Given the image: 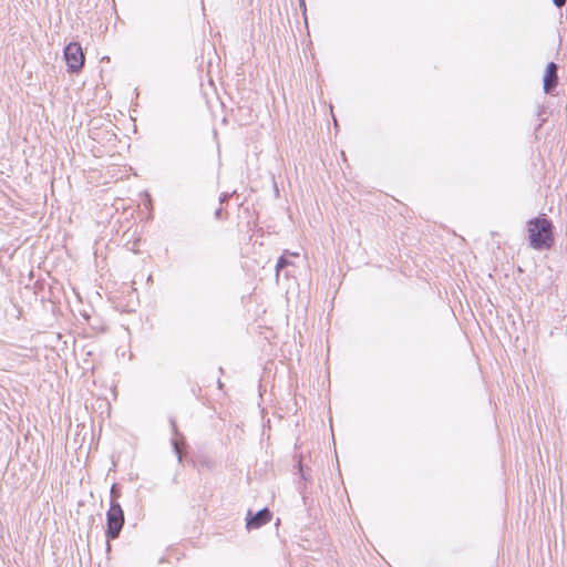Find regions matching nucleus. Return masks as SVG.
Listing matches in <instances>:
<instances>
[{"mask_svg": "<svg viewBox=\"0 0 567 567\" xmlns=\"http://www.w3.org/2000/svg\"><path fill=\"white\" fill-rule=\"evenodd\" d=\"M529 244L534 249H548L554 243L553 224L546 218L536 217L527 223Z\"/></svg>", "mask_w": 567, "mask_h": 567, "instance_id": "nucleus-1", "label": "nucleus"}, {"mask_svg": "<svg viewBox=\"0 0 567 567\" xmlns=\"http://www.w3.org/2000/svg\"><path fill=\"white\" fill-rule=\"evenodd\" d=\"M111 506L107 511L106 518H107V530L106 536L110 539H115L118 537L122 527L124 525V513L121 507V505L115 501V487L113 486L111 488Z\"/></svg>", "mask_w": 567, "mask_h": 567, "instance_id": "nucleus-2", "label": "nucleus"}, {"mask_svg": "<svg viewBox=\"0 0 567 567\" xmlns=\"http://www.w3.org/2000/svg\"><path fill=\"white\" fill-rule=\"evenodd\" d=\"M64 59L70 72H78L84 63L82 48L76 42L69 43L64 49Z\"/></svg>", "mask_w": 567, "mask_h": 567, "instance_id": "nucleus-3", "label": "nucleus"}, {"mask_svg": "<svg viewBox=\"0 0 567 567\" xmlns=\"http://www.w3.org/2000/svg\"><path fill=\"white\" fill-rule=\"evenodd\" d=\"M271 519V513L268 508L259 511L256 515L247 519V528L256 529L267 524Z\"/></svg>", "mask_w": 567, "mask_h": 567, "instance_id": "nucleus-4", "label": "nucleus"}, {"mask_svg": "<svg viewBox=\"0 0 567 567\" xmlns=\"http://www.w3.org/2000/svg\"><path fill=\"white\" fill-rule=\"evenodd\" d=\"M557 83V66L550 62L546 68V74L544 76V91L549 93Z\"/></svg>", "mask_w": 567, "mask_h": 567, "instance_id": "nucleus-5", "label": "nucleus"}, {"mask_svg": "<svg viewBox=\"0 0 567 567\" xmlns=\"http://www.w3.org/2000/svg\"><path fill=\"white\" fill-rule=\"evenodd\" d=\"M299 252H290L286 250L284 255L279 258L276 267V276H279L280 269L285 268L286 266L290 265L289 257H298Z\"/></svg>", "mask_w": 567, "mask_h": 567, "instance_id": "nucleus-6", "label": "nucleus"}, {"mask_svg": "<svg viewBox=\"0 0 567 567\" xmlns=\"http://www.w3.org/2000/svg\"><path fill=\"white\" fill-rule=\"evenodd\" d=\"M173 445H174V450L178 456V461L181 462L182 455H181V451H179V442L177 440H173Z\"/></svg>", "mask_w": 567, "mask_h": 567, "instance_id": "nucleus-7", "label": "nucleus"}, {"mask_svg": "<svg viewBox=\"0 0 567 567\" xmlns=\"http://www.w3.org/2000/svg\"><path fill=\"white\" fill-rule=\"evenodd\" d=\"M553 2L556 7L561 8L563 6H565L566 0H553Z\"/></svg>", "mask_w": 567, "mask_h": 567, "instance_id": "nucleus-8", "label": "nucleus"}, {"mask_svg": "<svg viewBox=\"0 0 567 567\" xmlns=\"http://www.w3.org/2000/svg\"><path fill=\"white\" fill-rule=\"evenodd\" d=\"M171 424H172L173 431L177 434V430H176L175 421H174V420H172V421H171Z\"/></svg>", "mask_w": 567, "mask_h": 567, "instance_id": "nucleus-9", "label": "nucleus"}]
</instances>
